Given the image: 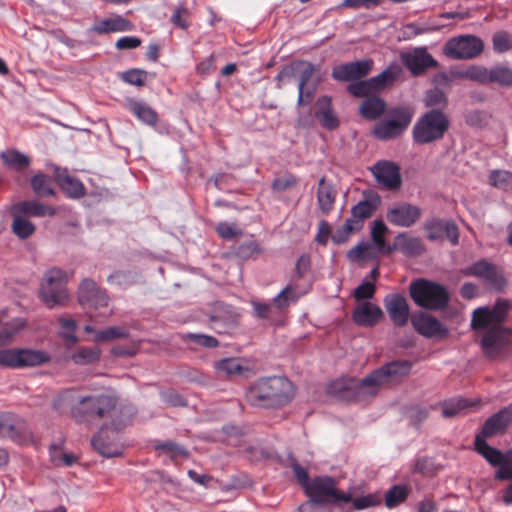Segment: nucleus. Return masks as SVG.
Instances as JSON below:
<instances>
[{"instance_id": "f257e3e1", "label": "nucleus", "mask_w": 512, "mask_h": 512, "mask_svg": "<svg viewBox=\"0 0 512 512\" xmlns=\"http://www.w3.org/2000/svg\"><path fill=\"white\" fill-rule=\"evenodd\" d=\"M412 369L408 360H396L372 371L362 380L349 379L330 384L329 392L347 401H365L377 395L380 388L406 377Z\"/></svg>"}, {"instance_id": "f03ea898", "label": "nucleus", "mask_w": 512, "mask_h": 512, "mask_svg": "<svg viewBox=\"0 0 512 512\" xmlns=\"http://www.w3.org/2000/svg\"><path fill=\"white\" fill-rule=\"evenodd\" d=\"M60 414L69 412L78 423L92 424L111 417L117 406V398L110 394H82L78 389L61 391L52 402Z\"/></svg>"}, {"instance_id": "7ed1b4c3", "label": "nucleus", "mask_w": 512, "mask_h": 512, "mask_svg": "<svg viewBox=\"0 0 512 512\" xmlns=\"http://www.w3.org/2000/svg\"><path fill=\"white\" fill-rule=\"evenodd\" d=\"M294 396L293 383L286 377H263L255 381L245 394L254 407L274 408L289 403Z\"/></svg>"}, {"instance_id": "20e7f679", "label": "nucleus", "mask_w": 512, "mask_h": 512, "mask_svg": "<svg viewBox=\"0 0 512 512\" xmlns=\"http://www.w3.org/2000/svg\"><path fill=\"white\" fill-rule=\"evenodd\" d=\"M450 121L439 109L424 113L412 129V138L416 144L425 145L441 140L448 131Z\"/></svg>"}, {"instance_id": "39448f33", "label": "nucleus", "mask_w": 512, "mask_h": 512, "mask_svg": "<svg viewBox=\"0 0 512 512\" xmlns=\"http://www.w3.org/2000/svg\"><path fill=\"white\" fill-rule=\"evenodd\" d=\"M336 481L330 476L315 477L307 487L305 493L310 498V502L299 507L304 512L306 507L312 504H336L338 502L348 503L352 500L350 493H343L336 488Z\"/></svg>"}, {"instance_id": "423d86ee", "label": "nucleus", "mask_w": 512, "mask_h": 512, "mask_svg": "<svg viewBox=\"0 0 512 512\" xmlns=\"http://www.w3.org/2000/svg\"><path fill=\"white\" fill-rule=\"evenodd\" d=\"M410 296L422 308L443 309L447 306L450 296L446 288L436 282L418 279L410 284Z\"/></svg>"}, {"instance_id": "0eeeda50", "label": "nucleus", "mask_w": 512, "mask_h": 512, "mask_svg": "<svg viewBox=\"0 0 512 512\" xmlns=\"http://www.w3.org/2000/svg\"><path fill=\"white\" fill-rule=\"evenodd\" d=\"M480 345L483 354L490 360L506 357L512 351V329L506 326H495L484 329Z\"/></svg>"}, {"instance_id": "6e6552de", "label": "nucleus", "mask_w": 512, "mask_h": 512, "mask_svg": "<svg viewBox=\"0 0 512 512\" xmlns=\"http://www.w3.org/2000/svg\"><path fill=\"white\" fill-rule=\"evenodd\" d=\"M390 119L375 124L372 134L379 140H391L404 133L412 121L413 113L409 108L397 107L389 111Z\"/></svg>"}, {"instance_id": "1a4fd4ad", "label": "nucleus", "mask_w": 512, "mask_h": 512, "mask_svg": "<svg viewBox=\"0 0 512 512\" xmlns=\"http://www.w3.org/2000/svg\"><path fill=\"white\" fill-rule=\"evenodd\" d=\"M484 50L481 38L466 34L452 37L443 46V54L455 60H470L477 58Z\"/></svg>"}, {"instance_id": "9d476101", "label": "nucleus", "mask_w": 512, "mask_h": 512, "mask_svg": "<svg viewBox=\"0 0 512 512\" xmlns=\"http://www.w3.org/2000/svg\"><path fill=\"white\" fill-rule=\"evenodd\" d=\"M485 439L486 438L481 435H476L475 448L490 465L498 467L495 473V479H512V450L502 453L500 450L490 446Z\"/></svg>"}, {"instance_id": "9b49d317", "label": "nucleus", "mask_w": 512, "mask_h": 512, "mask_svg": "<svg viewBox=\"0 0 512 512\" xmlns=\"http://www.w3.org/2000/svg\"><path fill=\"white\" fill-rule=\"evenodd\" d=\"M66 283V274L63 270L53 268L47 271L41 286L40 296L49 308L63 305L68 299Z\"/></svg>"}, {"instance_id": "f8f14e48", "label": "nucleus", "mask_w": 512, "mask_h": 512, "mask_svg": "<svg viewBox=\"0 0 512 512\" xmlns=\"http://www.w3.org/2000/svg\"><path fill=\"white\" fill-rule=\"evenodd\" d=\"M78 302L81 307L92 317V312L107 309L110 298L105 289L90 279H83L77 291Z\"/></svg>"}, {"instance_id": "ddd939ff", "label": "nucleus", "mask_w": 512, "mask_h": 512, "mask_svg": "<svg viewBox=\"0 0 512 512\" xmlns=\"http://www.w3.org/2000/svg\"><path fill=\"white\" fill-rule=\"evenodd\" d=\"M510 304L507 300L499 299L490 307H478L472 313L471 328L474 331L488 327L504 326L503 322L508 316Z\"/></svg>"}, {"instance_id": "4468645a", "label": "nucleus", "mask_w": 512, "mask_h": 512, "mask_svg": "<svg viewBox=\"0 0 512 512\" xmlns=\"http://www.w3.org/2000/svg\"><path fill=\"white\" fill-rule=\"evenodd\" d=\"M50 357L42 351L30 349H0V366L22 368L49 362Z\"/></svg>"}, {"instance_id": "2eb2a0df", "label": "nucleus", "mask_w": 512, "mask_h": 512, "mask_svg": "<svg viewBox=\"0 0 512 512\" xmlns=\"http://www.w3.org/2000/svg\"><path fill=\"white\" fill-rule=\"evenodd\" d=\"M0 437L27 444L33 440V433L24 419L16 414L3 412L0 413Z\"/></svg>"}, {"instance_id": "dca6fc26", "label": "nucleus", "mask_w": 512, "mask_h": 512, "mask_svg": "<svg viewBox=\"0 0 512 512\" xmlns=\"http://www.w3.org/2000/svg\"><path fill=\"white\" fill-rule=\"evenodd\" d=\"M422 210L416 205L399 203L387 210L386 219L389 223L398 227L409 228L419 221Z\"/></svg>"}, {"instance_id": "f3484780", "label": "nucleus", "mask_w": 512, "mask_h": 512, "mask_svg": "<svg viewBox=\"0 0 512 512\" xmlns=\"http://www.w3.org/2000/svg\"><path fill=\"white\" fill-rule=\"evenodd\" d=\"M373 67L371 59L348 62L333 67L331 76L341 82L356 81L367 76Z\"/></svg>"}, {"instance_id": "a211bd4d", "label": "nucleus", "mask_w": 512, "mask_h": 512, "mask_svg": "<svg viewBox=\"0 0 512 512\" xmlns=\"http://www.w3.org/2000/svg\"><path fill=\"white\" fill-rule=\"evenodd\" d=\"M465 274L482 279L496 290H502L506 286V280L497 267L486 260L475 262L465 270Z\"/></svg>"}, {"instance_id": "6ab92c4d", "label": "nucleus", "mask_w": 512, "mask_h": 512, "mask_svg": "<svg viewBox=\"0 0 512 512\" xmlns=\"http://www.w3.org/2000/svg\"><path fill=\"white\" fill-rule=\"evenodd\" d=\"M411 323L414 329L426 338H445L448 336V329L435 317L419 312L412 315Z\"/></svg>"}, {"instance_id": "aec40b11", "label": "nucleus", "mask_w": 512, "mask_h": 512, "mask_svg": "<svg viewBox=\"0 0 512 512\" xmlns=\"http://www.w3.org/2000/svg\"><path fill=\"white\" fill-rule=\"evenodd\" d=\"M386 312L396 327H404L410 318V308L406 298L399 293L387 294L383 300Z\"/></svg>"}, {"instance_id": "412c9836", "label": "nucleus", "mask_w": 512, "mask_h": 512, "mask_svg": "<svg viewBox=\"0 0 512 512\" xmlns=\"http://www.w3.org/2000/svg\"><path fill=\"white\" fill-rule=\"evenodd\" d=\"M401 60L414 76L423 74L429 68L438 67V62L426 48H416L412 52L402 53Z\"/></svg>"}, {"instance_id": "4be33fe9", "label": "nucleus", "mask_w": 512, "mask_h": 512, "mask_svg": "<svg viewBox=\"0 0 512 512\" xmlns=\"http://www.w3.org/2000/svg\"><path fill=\"white\" fill-rule=\"evenodd\" d=\"M424 229L431 241L448 239L453 245L458 243V228L452 221L432 219L425 223Z\"/></svg>"}, {"instance_id": "5701e85b", "label": "nucleus", "mask_w": 512, "mask_h": 512, "mask_svg": "<svg viewBox=\"0 0 512 512\" xmlns=\"http://www.w3.org/2000/svg\"><path fill=\"white\" fill-rule=\"evenodd\" d=\"M512 424V403L489 417L483 424L481 436L490 438L504 434Z\"/></svg>"}, {"instance_id": "b1692460", "label": "nucleus", "mask_w": 512, "mask_h": 512, "mask_svg": "<svg viewBox=\"0 0 512 512\" xmlns=\"http://www.w3.org/2000/svg\"><path fill=\"white\" fill-rule=\"evenodd\" d=\"M316 67L307 61L293 63L290 67L283 68L277 75L279 81L289 79L294 73L298 75V88L305 87L313 82H319L315 77Z\"/></svg>"}, {"instance_id": "393cba45", "label": "nucleus", "mask_w": 512, "mask_h": 512, "mask_svg": "<svg viewBox=\"0 0 512 512\" xmlns=\"http://www.w3.org/2000/svg\"><path fill=\"white\" fill-rule=\"evenodd\" d=\"M383 318L382 309L370 301L359 303L352 312L354 323L360 327H374Z\"/></svg>"}, {"instance_id": "a878e982", "label": "nucleus", "mask_w": 512, "mask_h": 512, "mask_svg": "<svg viewBox=\"0 0 512 512\" xmlns=\"http://www.w3.org/2000/svg\"><path fill=\"white\" fill-rule=\"evenodd\" d=\"M314 116L320 125L329 131L336 130L340 125V120L333 109L330 96L324 95L317 99L314 104Z\"/></svg>"}, {"instance_id": "bb28decb", "label": "nucleus", "mask_w": 512, "mask_h": 512, "mask_svg": "<svg viewBox=\"0 0 512 512\" xmlns=\"http://www.w3.org/2000/svg\"><path fill=\"white\" fill-rule=\"evenodd\" d=\"M134 29L135 25L133 22L122 15L114 14L111 17L96 20L90 28V31L103 35L118 32H131Z\"/></svg>"}, {"instance_id": "cd10ccee", "label": "nucleus", "mask_w": 512, "mask_h": 512, "mask_svg": "<svg viewBox=\"0 0 512 512\" xmlns=\"http://www.w3.org/2000/svg\"><path fill=\"white\" fill-rule=\"evenodd\" d=\"M375 178L388 190H395L401 185L399 167L393 162L379 161L371 169Z\"/></svg>"}, {"instance_id": "c85d7f7f", "label": "nucleus", "mask_w": 512, "mask_h": 512, "mask_svg": "<svg viewBox=\"0 0 512 512\" xmlns=\"http://www.w3.org/2000/svg\"><path fill=\"white\" fill-rule=\"evenodd\" d=\"M10 214H18L25 218L54 216V207L45 205L37 200H24L13 204L9 210Z\"/></svg>"}, {"instance_id": "c756f323", "label": "nucleus", "mask_w": 512, "mask_h": 512, "mask_svg": "<svg viewBox=\"0 0 512 512\" xmlns=\"http://www.w3.org/2000/svg\"><path fill=\"white\" fill-rule=\"evenodd\" d=\"M379 204L380 198L378 195H373L368 199L362 200L351 208V217L347 220L352 221L351 223L355 227H358V230H361L363 222L373 215Z\"/></svg>"}, {"instance_id": "7c9ffc66", "label": "nucleus", "mask_w": 512, "mask_h": 512, "mask_svg": "<svg viewBox=\"0 0 512 512\" xmlns=\"http://www.w3.org/2000/svg\"><path fill=\"white\" fill-rule=\"evenodd\" d=\"M55 181L60 188L71 198H81L85 195V187L83 183L69 175L67 169L57 167L54 171Z\"/></svg>"}, {"instance_id": "2f4dec72", "label": "nucleus", "mask_w": 512, "mask_h": 512, "mask_svg": "<svg viewBox=\"0 0 512 512\" xmlns=\"http://www.w3.org/2000/svg\"><path fill=\"white\" fill-rule=\"evenodd\" d=\"M394 251H400L408 257H417L425 251V248L419 238L408 236L406 233H399L391 245V253Z\"/></svg>"}, {"instance_id": "473e14b6", "label": "nucleus", "mask_w": 512, "mask_h": 512, "mask_svg": "<svg viewBox=\"0 0 512 512\" xmlns=\"http://www.w3.org/2000/svg\"><path fill=\"white\" fill-rule=\"evenodd\" d=\"M128 110L143 124L154 127L158 122V113L147 103L130 99L127 102Z\"/></svg>"}, {"instance_id": "72a5a7b5", "label": "nucleus", "mask_w": 512, "mask_h": 512, "mask_svg": "<svg viewBox=\"0 0 512 512\" xmlns=\"http://www.w3.org/2000/svg\"><path fill=\"white\" fill-rule=\"evenodd\" d=\"M337 191L322 177L318 182L317 201L321 212L328 215L334 209Z\"/></svg>"}, {"instance_id": "f704fd0d", "label": "nucleus", "mask_w": 512, "mask_h": 512, "mask_svg": "<svg viewBox=\"0 0 512 512\" xmlns=\"http://www.w3.org/2000/svg\"><path fill=\"white\" fill-rule=\"evenodd\" d=\"M479 405V400H469L466 398H453L445 400L440 403L442 408V416L445 418H452L460 415L465 410Z\"/></svg>"}, {"instance_id": "c9c22d12", "label": "nucleus", "mask_w": 512, "mask_h": 512, "mask_svg": "<svg viewBox=\"0 0 512 512\" xmlns=\"http://www.w3.org/2000/svg\"><path fill=\"white\" fill-rule=\"evenodd\" d=\"M239 313L228 304L218 302L214 305L213 312L210 315V321L213 324L223 323L224 325H234L238 322Z\"/></svg>"}, {"instance_id": "e433bc0d", "label": "nucleus", "mask_w": 512, "mask_h": 512, "mask_svg": "<svg viewBox=\"0 0 512 512\" xmlns=\"http://www.w3.org/2000/svg\"><path fill=\"white\" fill-rule=\"evenodd\" d=\"M402 73V68L398 64H391L387 69L378 74L377 76L371 77L368 79L369 84L373 90L376 92L385 88L388 85H391L394 81H396Z\"/></svg>"}, {"instance_id": "4c0bfd02", "label": "nucleus", "mask_w": 512, "mask_h": 512, "mask_svg": "<svg viewBox=\"0 0 512 512\" xmlns=\"http://www.w3.org/2000/svg\"><path fill=\"white\" fill-rule=\"evenodd\" d=\"M214 369L221 377H233L241 375L248 368L243 366L242 360L235 357L223 358L214 363Z\"/></svg>"}, {"instance_id": "58836bf2", "label": "nucleus", "mask_w": 512, "mask_h": 512, "mask_svg": "<svg viewBox=\"0 0 512 512\" xmlns=\"http://www.w3.org/2000/svg\"><path fill=\"white\" fill-rule=\"evenodd\" d=\"M385 108L384 100L377 96H370L361 102L360 114L365 119L375 120L384 113Z\"/></svg>"}, {"instance_id": "ea45409f", "label": "nucleus", "mask_w": 512, "mask_h": 512, "mask_svg": "<svg viewBox=\"0 0 512 512\" xmlns=\"http://www.w3.org/2000/svg\"><path fill=\"white\" fill-rule=\"evenodd\" d=\"M12 217L11 232L20 240H26L36 232V225L28 218L18 214H10Z\"/></svg>"}, {"instance_id": "a19ab883", "label": "nucleus", "mask_w": 512, "mask_h": 512, "mask_svg": "<svg viewBox=\"0 0 512 512\" xmlns=\"http://www.w3.org/2000/svg\"><path fill=\"white\" fill-rule=\"evenodd\" d=\"M30 185L39 198H48L55 195L52 179L44 173L35 174L30 180Z\"/></svg>"}, {"instance_id": "79ce46f5", "label": "nucleus", "mask_w": 512, "mask_h": 512, "mask_svg": "<svg viewBox=\"0 0 512 512\" xmlns=\"http://www.w3.org/2000/svg\"><path fill=\"white\" fill-rule=\"evenodd\" d=\"M388 231L387 226L382 220H376L371 230V239L373 246L383 255L391 254V245L385 241V234Z\"/></svg>"}, {"instance_id": "37998d69", "label": "nucleus", "mask_w": 512, "mask_h": 512, "mask_svg": "<svg viewBox=\"0 0 512 512\" xmlns=\"http://www.w3.org/2000/svg\"><path fill=\"white\" fill-rule=\"evenodd\" d=\"M379 251L370 242H360L347 253L350 261L374 260L378 257Z\"/></svg>"}, {"instance_id": "c03bdc74", "label": "nucleus", "mask_w": 512, "mask_h": 512, "mask_svg": "<svg viewBox=\"0 0 512 512\" xmlns=\"http://www.w3.org/2000/svg\"><path fill=\"white\" fill-rule=\"evenodd\" d=\"M489 75L490 69L479 65H471L465 70L454 73L456 78L476 81L480 84H489Z\"/></svg>"}, {"instance_id": "a18cd8bd", "label": "nucleus", "mask_w": 512, "mask_h": 512, "mask_svg": "<svg viewBox=\"0 0 512 512\" xmlns=\"http://www.w3.org/2000/svg\"><path fill=\"white\" fill-rule=\"evenodd\" d=\"M91 444L95 450L105 457H116L122 454V446L118 443L106 441L102 433L94 436Z\"/></svg>"}, {"instance_id": "49530a36", "label": "nucleus", "mask_w": 512, "mask_h": 512, "mask_svg": "<svg viewBox=\"0 0 512 512\" xmlns=\"http://www.w3.org/2000/svg\"><path fill=\"white\" fill-rule=\"evenodd\" d=\"M101 350L94 347H80L71 356L73 362L77 365H88L97 362L100 359Z\"/></svg>"}, {"instance_id": "de8ad7c7", "label": "nucleus", "mask_w": 512, "mask_h": 512, "mask_svg": "<svg viewBox=\"0 0 512 512\" xmlns=\"http://www.w3.org/2000/svg\"><path fill=\"white\" fill-rule=\"evenodd\" d=\"M409 495V488L406 485H394L385 493V505L394 508L403 503Z\"/></svg>"}, {"instance_id": "09e8293b", "label": "nucleus", "mask_w": 512, "mask_h": 512, "mask_svg": "<svg viewBox=\"0 0 512 512\" xmlns=\"http://www.w3.org/2000/svg\"><path fill=\"white\" fill-rule=\"evenodd\" d=\"M496 83L502 87L512 86V69L508 66L497 65L490 69L489 84Z\"/></svg>"}, {"instance_id": "8fccbe9b", "label": "nucleus", "mask_w": 512, "mask_h": 512, "mask_svg": "<svg viewBox=\"0 0 512 512\" xmlns=\"http://www.w3.org/2000/svg\"><path fill=\"white\" fill-rule=\"evenodd\" d=\"M180 339L183 342H192L193 344L205 348H216L219 346V341L210 335L200 333H181Z\"/></svg>"}, {"instance_id": "3c124183", "label": "nucleus", "mask_w": 512, "mask_h": 512, "mask_svg": "<svg viewBox=\"0 0 512 512\" xmlns=\"http://www.w3.org/2000/svg\"><path fill=\"white\" fill-rule=\"evenodd\" d=\"M129 336V329L126 326H112L95 334L94 340L96 342L110 341L119 338H127Z\"/></svg>"}, {"instance_id": "603ef678", "label": "nucleus", "mask_w": 512, "mask_h": 512, "mask_svg": "<svg viewBox=\"0 0 512 512\" xmlns=\"http://www.w3.org/2000/svg\"><path fill=\"white\" fill-rule=\"evenodd\" d=\"M148 72L138 68H132L120 74V79L130 85L143 87L146 84Z\"/></svg>"}, {"instance_id": "864d4df0", "label": "nucleus", "mask_w": 512, "mask_h": 512, "mask_svg": "<svg viewBox=\"0 0 512 512\" xmlns=\"http://www.w3.org/2000/svg\"><path fill=\"white\" fill-rule=\"evenodd\" d=\"M376 293V286L374 283L372 282H368V281H364L363 283H361L359 286H357L353 293H352V296L354 297V299L358 302H365V301H369L370 299H372L374 297Z\"/></svg>"}, {"instance_id": "5fc2aeb1", "label": "nucleus", "mask_w": 512, "mask_h": 512, "mask_svg": "<svg viewBox=\"0 0 512 512\" xmlns=\"http://www.w3.org/2000/svg\"><path fill=\"white\" fill-rule=\"evenodd\" d=\"M4 162L15 168L16 170H23L29 165V159L24 154L18 151H9L2 155Z\"/></svg>"}, {"instance_id": "6e6d98bb", "label": "nucleus", "mask_w": 512, "mask_h": 512, "mask_svg": "<svg viewBox=\"0 0 512 512\" xmlns=\"http://www.w3.org/2000/svg\"><path fill=\"white\" fill-rule=\"evenodd\" d=\"M290 300L296 301L295 288L289 284L277 296L273 298V305L282 310L289 306Z\"/></svg>"}, {"instance_id": "4d7b16f0", "label": "nucleus", "mask_w": 512, "mask_h": 512, "mask_svg": "<svg viewBox=\"0 0 512 512\" xmlns=\"http://www.w3.org/2000/svg\"><path fill=\"white\" fill-rule=\"evenodd\" d=\"M512 173L505 170H492L489 174V184L493 187L505 189L511 181Z\"/></svg>"}, {"instance_id": "13d9d810", "label": "nucleus", "mask_w": 512, "mask_h": 512, "mask_svg": "<svg viewBox=\"0 0 512 512\" xmlns=\"http://www.w3.org/2000/svg\"><path fill=\"white\" fill-rule=\"evenodd\" d=\"M493 49L498 53L506 52L512 49V39L505 31L496 32L493 35Z\"/></svg>"}, {"instance_id": "bf43d9fd", "label": "nucleus", "mask_w": 512, "mask_h": 512, "mask_svg": "<svg viewBox=\"0 0 512 512\" xmlns=\"http://www.w3.org/2000/svg\"><path fill=\"white\" fill-rule=\"evenodd\" d=\"M425 104L428 107L444 108L447 105V97L442 90L434 88L426 93Z\"/></svg>"}, {"instance_id": "052dcab7", "label": "nucleus", "mask_w": 512, "mask_h": 512, "mask_svg": "<svg viewBox=\"0 0 512 512\" xmlns=\"http://www.w3.org/2000/svg\"><path fill=\"white\" fill-rule=\"evenodd\" d=\"M156 450L168 452L172 457H188L189 453L184 446L177 444L174 441H164L155 446Z\"/></svg>"}, {"instance_id": "680f3d73", "label": "nucleus", "mask_w": 512, "mask_h": 512, "mask_svg": "<svg viewBox=\"0 0 512 512\" xmlns=\"http://www.w3.org/2000/svg\"><path fill=\"white\" fill-rule=\"evenodd\" d=\"M352 221H348L346 219L344 225L337 229L332 235H331V239L332 241L335 243V244H343L345 242H347V240L349 239V235L352 233V232H357L359 231L358 230V227H355L352 223Z\"/></svg>"}, {"instance_id": "e2e57ef3", "label": "nucleus", "mask_w": 512, "mask_h": 512, "mask_svg": "<svg viewBox=\"0 0 512 512\" xmlns=\"http://www.w3.org/2000/svg\"><path fill=\"white\" fill-rule=\"evenodd\" d=\"M350 502L353 504V510H363L380 504L381 498L376 494H368L357 498L352 497Z\"/></svg>"}, {"instance_id": "0e129e2a", "label": "nucleus", "mask_w": 512, "mask_h": 512, "mask_svg": "<svg viewBox=\"0 0 512 512\" xmlns=\"http://www.w3.org/2000/svg\"><path fill=\"white\" fill-rule=\"evenodd\" d=\"M298 184V179L293 174L287 173L283 176L277 177L272 183V189L277 192H283Z\"/></svg>"}, {"instance_id": "69168bd1", "label": "nucleus", "mask_w": 512, "mask_h": 512, "mask_svg": "<svg viewBox=\"0 0 512 512\" xmlns=\"http://www.w3.org/2000/svg\"><path fill=\"white\" fill-rule=\"evenodd\" d=\"M318 85L319 82H313L303 88L299 87L297 104L299 106L310 104L314 98Z\"/></svg>"}, {"instance_id": "338daca9", "label": "nucleus", "mask_w": 512, "mask_h": 512, "mask_svg": "<svg viewBox=\"0 0 512 512\" xmlns=\"http://www.w3.org/2000/svg\"><path fill=\"white\" fill-rule=\"evenodd\" d=\"M348 92L355 97H370L373 90L368 80L353 82L347 86Z\"/></svg>"}, {"instance_id": "774afa93", "label": "nucleus", "mask_w": 512, "mask_h": 512, "mask_svg": "<svg viewBox=\"0 0 512 512\" xmlns=\"http://www.w3.org/2000/svg\"><path fill=\"white\" fill-rule=\"evenodd\" d=\"M216 232L223 239L231 240L241 235L242 231L235 224L220 222L216 226Z\"/></svg>"}]
</instances>
